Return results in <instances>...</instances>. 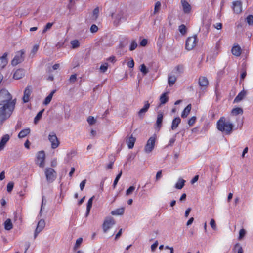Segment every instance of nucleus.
Returning a JSON list of instances; mask_svg holds the SVG:
<instances>
[{
    "label": "nucleus",
    "mask_w": 253,
    "mask_h": 253,
    "mask_svg": "<svg viewBox=\"0 0 253 253\" xmlns=\"http://www.w3.org/2000/svg\"><path fill=\"white\" fill-rule=\"evenodd\" d=\"M16 102V99H12L11 94L6 89L0 91V121L3 122L10 117L12 114Z\"/></svg>",
    "instance_id": "obj_1"
},
{
    "label": "nucleus",
    "mask_w": 253,
    "mask_h": 253,
    "mask_svg": "<svg viewBox=\"0 0 253 253\" xmlns=\"http://www.w3.org/2000/svg\"><path fill=\"white\" fill-rule=\"evenodd\" d=\"M217 129L226 135L230 134L234 128L233 124L225 117H221L216 123Z\"/></svg>",
    "instance_id": "obj_2"
},
{
    "label": "nucleus",
    "mask_w": 253,
    "mask_h": 253,
    "mask_svg": "<svg viewBox=\"0 0 253 253\" xmlns=\"http://www.w3.org/2000/svg\"><path fill=\"white\" fill-rule=\"evenodd\" d=\"M156 139V135L154 134L147 140L146 144L144 147V151L146 153H149L153 151L155 147Z\"/></svg>",
    "instance_id": "obj_3"
},
{
    "label": "nucleus",
    "mask_w": 253,
    "mask_h": 253,
    "mask_svg": "<svg viewBox=\"0 0 253 253\" xmlns=\"http://www.w3.org/2000/svg\"><path fill=\"white\" fill-rule=\"evenodd\" d=\"M25 51L20 50L17 51L13 59L11 60V63L13 66H15L22 63L24 59Z\"/></svg>",
    "instance_id": "obj_4"
},
{
    "label": "nucleus",
    "mask_w": 253,
    "mask_h": 253,
    "mask_svg": "<svg viewBox=\"0 0 253 253\" xmlns=\"http://www.w3.org/2000/svg\"><path fill=\"white\" fill-rule=\"evenodd\" d=\"M198 40L196 35L188 37L185 43V49L188 51L193 49L196 45Z\"/></svg>",
    "instance_id": "obj_5"
},
{
    "label": "nucleus",
    "mask_w": 253,
    "mask_h": 253,
    "mask_svg": "<svg viewBox=\"0 0 253 253\" xmlns=\"http://www.w3.org/2000/svg\"><path fill=\"white\" fill-rule=\"evenodd\" d=\"M46 180L49 182H53L56 178V172L51 168H46L44 170Z\"/></svg>",
    "instance_id": "obj_6"
},
{
    "label": "nucleus",
    "mask_w": 253,
    "mask_h": 253,
    "mask_svg": "<svg viewBox=\"0 0 253 253\" xmlns=\"http://www.w3.org/2000/svg\"><path fill=\"white\" fill-rule=\"evenodd\" d=\"M48 139L51 143V148L52 149H56L59 146L60 141L55 132H50L48 135Z\"/></svg>",
    "instance_id": "obj_7"
},
{
    "label": "nucleus",
    "mask_w": 253,
    "mask_h": 253,
    "mask_svg": "<svg viewBox=\"0 0 253 253\" xmlns=\"http://www.w3.org/2000/svg\"><path fill=\"white\" fill-rule=\"evenodd\" d=\"M45 155L43 151H40L38 153L36 159V164L41 168H43L45 164Z\"/></svg>",
    "instance_id": "obj_8"
},
{
    "label": "nucleus",
    "mask_w": 253,
    "mask_h": 253,
    "mask_svg": "<svg viewBox=\"0 0 253 253\" xmlns=\"http://www.w3.org/2000/svg\"><path fill=\"white\" fill-rule=\"evenodd\" d=\"M115 224V221L112 217H107L105 219V220L102 224V229H103V232L104 233L107 232V231L109 229H110Z\"/></svg>",
    "instance_id": "obj_9"
},
{
    "label": "nucleus",
    "mask_w": 253,
    "mask_h": 253,
    "mask_svg": "<svg viewBox=\"0 0 253 253\" xmlns=\"http://www.w3.org/2000/svg\"><path fill=\"white\" fill-rule=\"evenodd\" d=\"M32 91V86L28 85L24 91V94L22 98V100L24 103H27L29 102L30 100V97Z\"/></svg>",
    "instance_id": "obj_10"
},
{
    "label": "nucleus",
    "mask_w": 253,
    "mask_h": 253,
    "mask_svg": "<svg viewBox=\"0 0 253 253\" xmlns=\"http://www.w3.org/2000/svg\"><path fill=\"white\" fill-rule=\"evenodd\" d=\"M144 105L143 108H142L138 112V116L140 118H143L145 113L148 111V109L150 108V104L149 103L148 101H145L144 102Z\"/></svg>",
    "instance_id": "obj_11"
},
{
    "label": "nucleus",
    "mask_w": 253,
    "mask_h": 253,
    "mask_svg": "<svg viewBox=\"0 0 253 253\" xmlns=\"http://www.w3.org/2000/svg\"><path fill=\"white\" fill-rule=\"evenodd\" d=\"M8 53L5 52L2 56L0 57V70L4 69L8 63L7 58Z\"/></svg>",
    "instance_id": "obj_12"
},
{
    "label": "nucleus",
    "mask_w": 253,
    "mask_h": 253,
    "mask_svg": "<svg viewBox=\"0 0 253 253\" xmlns=\"http://www.w3.org/2000/svg\"><path fill=\"white\" fill-rule=\"evenodd\" d=\"M45 221L43 219H41L38 223L37 228L35 231L34 237L36 238L38 234L45 227Z\"/></svg>",
    "instance_id": "obj_13"
},
{
    "label": "nucleus",
    "mask_w": 253,
    "mask_h": 253,
    "mask_svg": "<svg viewBox=\"0 0 253 253\" xmlns=\"http://www.w3.org/2000/svg\"><path fill=\"white\" fill-rule=\"evenodd\" d=\"M198 84L202 89H205L209 85V81L207 77L201 76L199 79Z\"/></svg>",
    "instance_id": "obj_14"
},
{
    "label": "nucleus",
    "mask_w": 253,
    "mask_h": 253,
    "mask_svg": "<svg viewBox=\"0 0 253 253\" xmlns=\"http://www.w3.org/2000/svg\"><path fill=\"white\" fill-rule=\"evenodd\" d=\"M232 9L234 13L239 14L242 12V2L240 1H235L233 2Z\"/></svg>",
    "instance_id": "obj_15"
},
{
    "label": "nucleus",
    "mask_w": 253,
    "mask_h": 253,
    "mask_svg": "<svg viewBox=\"0 0 253 253\" xmlns=\"http://www.w3.org/2000/svg\"><path fill=\"white\" fill-rule=\"evenodd\" d=\"M10 139V136L6 134L2 136L0 141V151L4 149L5 145Z\"/></svg>",
    "instance_id": "obj_16"
},
{
    "label": "nucleus",
    "mask_w": 253,
    "mask_h": 253,
    "mask_svg": "<svg viewBox=\"0 0 253 253\" xmlns=\"http://www.w3.org/2000/svg\"><path fill=\"white\" fill-rule=\"evenodd\" d=\"M25 75V71L23 69H18L14 73L13 78L15 80H19Z\"/></svg>",
    "instance_id": "obj_17"
},
{
    "label": "nucleus",
    "mask_w": 253,
    "mask_h": 253,
    "mask_svg": "<svg viewBox=\"0 0 253 253\" xmlns=\"http://www.w3.org/2000/svg\"><path fill=\"white\" fill-rule=\"evenodd\" d=\"M183 10L185 13H190L191 10V7L190 5L186 0H181Z\"/></svg>",
    "instance_id": "obj_18"
},
{
    "label": "nucleus",
    "mask_w": 253,
    "mask_h": 253,
    "mask_svg": "<svg viewBox=\"0 0 253 253\" xmlns=\"http://www.w3.org/2000/svg\"><path fill=\"white\" fill-rule=\"evenodd\" d=\"M241 48L238 44H234L232 48L231 52L235 56H240L241 54Z\"/></svg>",
    "instance_id": "obj_19"
},
{
    "label": "nucleus",
    "mask_w": 253,
    "mask_h": 253,
    "mask_svg": "<svg viewBox=\"0 0 253 253\" xmlns=\"http://www.w3.org/2000/svg\"><path fill=\"white\" fill-rule=\"evenodd\" d=\"M246 92L245 90H243L239 93L237 96L234 100V103H238L241 101L245 97Z\"/></svg>",
    "instance_id": "obj_20"
},
{
    "label": "nucleus",
    "mask_w": 253,
    "mask_h": 253,
    "mask_svg": "<svg viewBox=\"0 0 253 253\" xmlns=\"http://www.w3.org/2000/svg\"><path fill=\"white\" fill-rule=\"evenodd\" d=\"M243 109L241 107H236L232 109L231 111L232 116H237L238 115H242L243 114Z\"/></svg>",
    "instance_id": "obj_21"
},
{
    "label": "nucleus",
    "mask_w": 253,
    "mask_h": 253,
    "mask_svg": "<svg viewBox=\"0 0 253 253\" xmlns=\"http://www.w3.org/2000/svg\"><path fill=\"white\" fill-rule=\"evenodd\" d=\"M30 133V129L29 128H25L21 131L19 133L18 135V137L19 138H23L25 137L26 136H27L28 134H29Z\"/></svg>",
    "instance_id": "obj_22"
},
{
    "label": "nucleus",
    "mask_w": 253,
    "mask_h": 253,
    "mask_svg": "<svg viewBox=\"0 0 253 253\" xmlns=\"http://www.w3.org/2000/svg\"><path fill=\"white\" fill-rule=\"evenodd\" d=\"M136 141V138L131 135L126 140V143L128 148L132 149L134 147V143Z\"/></svg>",
    "instance_id": "obj_23"
},
{
    "label": "nucleus",
    "mask_w": 253,
    "mask_h": 253,
    "mask_svg": "<svg viewBox=\"0 0 253 253\" xmlns=\"http://www.w3.org/2000/svg\"><path fill=\"white\" fill-rule=\"evenodd\" d=\"M191 110V105L188 104L183 110L181 113V117L183 118H186L189 115L190 111Z\"/></svg>",
    "instance_id": "obj_24"
},
{
    "label": "nucleus",
    "mask_w": 253,
    "mask_h": 253,
    "mask_svg": "<svg viewBox=\"0 0 253 253\" xmlns=\"http://www.w3.org/2000/svg\"><path fill=\"white\" fill-rule=\"evenodd\" d=\"M163 119V114L162 113H159L157 115V121H156V126H157L160 128L161 127L162 125V122Z\"/></svg>",
    "instance_id": "obj_25"
},
{
    "label": "nucleus",
    "mask_w": 253,
    "mask_h": 253,
    "mask_svg": "<svg viewBox=\"0 0 253 253\" xmlns=\"http://www.w3.org/2000/svg\"><path fill=\"white\" fill-rule=\"evenodd\" d=\"M181 122V119L179 117H177L175 118L172 122V125H171V129L172 130L175 129L177 126H178L179 124Z\"/></svg>",
    "instance_id": "obj_26"
},
{
    "label": "nucleus",
    "mask_w": 253,
    "mask_h": 253,
    "mask_svg": "<svg viewBox=\"0 0 253 253\" xmlns=\"http://www.w3.org/2000/svg\"><path fill=\"white\" fill-rule=\"evenodd\" d=\"M4 228L6 230H10L12 229L13 225L10 219H7L4 223Z\"/></svg>",
    "instance_id": "obj_27"
},
{
    "label": "nucleus",
    "mask_w": 253,
    "mask_h": 253,
    "mask_svg": "<svg viewBox=\"0 0 253 253\" xmlns=\"http://www.w3.org/2000/svg\"><path fill=\"white\" fill-rule=\"evenodd\" d=\"M55 92V90H53L45 98L43 104L45 105H48L51 101L53 95Z\"/></svg>",
    "instance_id": "obj_28"
},
{
    "label": "nucleus",
    "mask_w": 253,
    "mask_h": 253,
    "mask_svg": "<svg viewBox=\"0 0 253 253\" xmlns=\"http://www.w3.org/2000/svg\"><path fill=\"white\" fill-rule=\"evenodd\" d=\"M124 212V209L123 208L117 209L111 211V214L114 215H122Z\"/></svg>",
    "instance_id": "obj_29"
},
{
    "label": "nucleus",
    "mask_w": 253,
    "mask_h": 253,
    "mask_svg": "<svg viewBox=\"0 0 253 253\" xmlns=\"http://www.w3.org/2000/svg\"><path fill=\"white\" fill-rule=\"evenodd\" d=\"M185 181L182 179H179L175 184V187L177 189H182L185 184Z\"/></svg>",
    "instance_id": "obj_30"
},
{
    "label": "nucleus",
    "mask_w": 253,
    "mask_h": 253,
    "mask_svg": "<svg viewBox=\"0 0 253 253\" xmlns=\"http://www.w3.org/2000/svg\"><path fill=\"white\" fill-rule=\"evenodd\" d=\"M161 104H164L167 103L168 101V97L167 95V93H163L160 98Z\"/></svg>",
    "instance_id": "obj_31"
},
{
    "label": "nucleus",
    "mask_w": 253,
    "mask_h": 253,
    "mask_svg": "<svg viewBox=\"0 0 253 253\" xmlns=\"http://www.w3.org/2000/svg\"><path fill=\"white\" fill-rule=\"evenodd\" d=\"M164 39H165V35H161L159 36L158 41H157V45L160 48H161L162 47V45L164 42Z\"/></svg>",
    "instance_id": "obj_32"
},
{
    "label": "nucleus",
    "mask_w": 253,
    "mask_h": 253,
    "mask_svg": "<svg viewBox=\"0 0 253 253\" xmlns=\"http://www.w3.org/2000/svg\"><path fill=\"white\" fill-rule=\"evenodd\" d=\"M176 80V78L175 76L169 75L168 77V84L169 86H172L174 84Z\"/></svg>",
    "instance_id": "obj_33"
},
{
    "label": "nucleus",
    "mask_w": 253,
    "mask_h": 253,
    "mask_svg": "<svg viewBox=\"0 0 253 253\" xmlns=\"http://www.w3.org/2000/svg\"><path fill=\"white\" fill-rule=\"evenodd\" d=\"M99 10L98 7H96L93 11L92 19L93 20H96L98 16Z\"/></svg>",
    "instance_id": "obj_34"
},
{
    "label": "nucleus",
    "mask_w": 253,
    "mask_h": 253,
    "mask_svg": "<svg viewBox=\"0 0 253 253\" xmlns=\"http://www.w3.org/2000/svg\"><path fill=\"white\" fill-rule=\"evenodd\" d=\"M43 111H44V109H42L38 113V114H37V115L36 116V117L34 118V123L35 124H36L39 121V120L41 118Z\"/></svg>",
    "instance_id": "obj_35"
},
{
    "label": "nucleus",
    "mask_w": 253,
    "mask_h": 253,
    "mask_svg": "<svg viewBox=\"0 0 253 253\" xmlns=\"http://www.w3.org/2000/svg\"><path fill=\"white\" fill-rule=\"evenodd\" d=\"M161 5V4L160 1H157L156 2V3L155 4V7H154V10L153 12L154 15L156 14L160 10Z\"/></svg>",
    "instance_id": "obj_36"
},
{
    "label": "nucleus",
    "mask_w": 253,
    "mask_h": 253,
    "mask_svg": "<svg viewBox=\"0 0 253 253\" xmlns=\"http://www.w3.org/2000/svg\"><path fill=\"white\" fill-rule=\"evenodd\" d=\"M108 68V64L107 63H105L103 64H102L100 67V72L102 73H105L107 71Z\"/></svg>",
    "instance_id": "obj_37"
},
{
    "label": "nucleus",
    "mask_w": 253,
    "mask_h": 253,
    "mask_svg": "<svg viewBox=\"0 0 253 253\" xmlns=\"http://www.w3.org/2000/svg\"><path fill=\"white\" fill-rule=\"evenodd\" d=\"M137 47V43L135 40H133L130 45L129 50L130 51H133L135 50Z\"/></svg>",
    "instance_id": "obj_38"
},
{
    "label": "nucleus",
    "mask_w": 253,
    "mask_h": 253,
    "mask_svg": "<svg viewBox=\"0 0 253 253\" xmlns=\"http://www.w3.org/2000/svg\"><path fill=\"white\" fill-rule=\"evenodd\" d=\"M122 171H121L117 175V176L116 177L114 181V183H113V188H115L118 183V182L119 181V180L120 179L121 175H122Z\"/></svg>",
    "instance_id": "obj_39"
},
{
    "label": "nucleus",
    "mask_w": 253,
    "mask_h": 253,
    "mask_svg": "<svg viewBox=\"0 0 253 253\" xmlns=\"http://www.w3.org/2000/svg\"><path fill=\"white\" fill-rule=\"evenodd\" d=\"M140 70L144 75H146L148 73V70L144 64L141 65Z\"/></svg>",
    "instance_id": "obj_40"
},
{
    "label": "nucleus",
    "mask_w": 253,
    "mask_h": 253,
    "mask_svg": "<svg viewBox=\"0 0 253 253\" xmlns=\"http://www.w3.org/2000/svg\"><path fill=\"white\" fill-rule=\"evenodd\" d=\"M234 249L237 251V253H243V248L239 243L236 244Z\"/></svg>",
    "instance_id": "obj_41"
},
{
    "label": "nucleus",
    "mask_w": 253,
    "mask_h": 253,
    "mask_svg": "<svg viewBox=\"0 0 253 253\" xmlns=\"http://www.w3.org/2000/svg\"><path fill=\"white\" fill-rule=\"evenodd\" d=\"M135 187L134 186H130L126 192V196H128L130 194H131L134 190H135Z\"/></svg>",
    "instance_id": "obj_42"
},
{
    "label": "nucleus",
    "mask_w": 253,
    "mask_h": 253,
    "mask_svg": "<svg viewBox=\"0 0 253 253\" xmlns=\"http://www.w3.org/2000/svg\"><path fill=\"white\" fill-rule=\"evenodd\" d=\"M82 241H83V239L82 238H78L76 241V243H75V246L74 247V249L76 250V249L78 248L80 246V245L82 243Z\"/></svg>",
    "instance_id": "obj_43"
},
{
    "label": "nucleus",
    "mask_w": 253,
    "mask_h": 253,
    "mask_svg": "<svg viewBox=\"0 0 253 253\" xmlns=\"http://www.w3.org/2000/svg\"><path fill=\"white\" fill-rule=\"evenodd\" d=\"M179 30L182 34H185L186 32V27L184 24H181L179 27Z\"/></svg>",
    "instance_id": "obj_44"
},
{
    "label": "nucleus",
    "mask_w": 253,
    "mask_h": 253,
    "mask_svg": "<svg viewBox=\"0 0 253 253\" xmlns=\"http://www.w3.org/2000/svg\"><path fill=\"white\" fill-rule=\"evenodd\" d=\"M71 44L73 48H76L79 46V42L77 40H73L71 41Z\"/></svg>",
    "instance_id": "obj_45"
},
{
    "label": "nucleus",
    "mask_w": 253,
    "mask_h": 253,
    "mask_svg": "<svg viewBox=\"0 0 253 253\" xmlns=\"http://www.w3.org/2000/svg\"><path fill=\"white\" fill-rule=\"evenodd\" d=\"M246 21L249 25H252L253 24V15H248L246 18Z\"/></svg>",
    "instance_id": "obj_46"
},
{
    "label": "nucleus",
    "mask_w": 253,
    "mask_h": 253,
    "mask_svg": "<svg viewBox=\"0 0 253 253\" xmlns=\"http://www.w3.org/2000/svg\"><path fill=\"white\" fill-rule=\"evenodd\" d=\"M87 121L90 125H93L94 124H95L96 122V120L92 116H89L88 118H87Z\"/></svg>",
    "instance_id": "obj_47"
},
{
    "label": "nucleus",
    "mask_w": 253,
    "mask_h": 253,
    "mask_svg": "<svg viewBox=\"0 0 253 253\" xmlns=\"http://www.w3.org/2000/svg\"><path fill=\"white\" fill-rule=\"evenodd\" d=\"M14 187V183L12 182H9L7 185V191L8 192H11Z\"/></svg>",
    "instance_id": "obj_48"
},
{
    "label": "nucleus",
    "mask_w": 253,
    "mask_h": 253,
    "mask_svg": "<svg viewBox=\"0 0 253 253\" xmlns=\"http://www.w3.org/2000/svg\"><path fill=\"white\" fill-rule=\"evenodd\" d=\"M196 118L195 116H193L191 117L189 120H188V124L190 126H193L196 122Z\"/></svg>",
    "instance_id": "obj_49"
},
{
    "label": "nucleus",
    "mask_w": 253,
    "mask_h": 253,
    "mask_svg": "<svg viewBox=\"0 0 253 253\" xmlns=\"http://www.w3.org/2000/svg\"><path fill=\"white\" fill-rule=\"evenodd\" d=\"M246 230L244 229H241L239 231V239H242L246 234Z\"/></svg>",
    "instance_id": "obj_50"
},
{
    "label": "nucleus",
    "mask_w": 253,
    "mask_h": 253,
    "mask_svg": "<svg viewBox=\"0 0 253 253\" xmlns=\"http://www.w3.org/2000/svg\"><path fill=\"white\" fill-rule=\"evenodd\" d=\"M53 25L52 23H48L45 25L44 28L42 32L45 33L46 32L48 29H50Z\"/></svg>",
    "instance_id": "obj_51"
},
{
    "label": "nucleus",
    "mask_w": 253,
    "mask_h": 253,
    "mask_svg": "<svg viewBox=\"0 0 253 253\" xmlns=\"http://www.w3.org/2000/svg\"><path fill=\"white\" fill-rule=\"evenodd\" d=\"M93 198L94 196H92L88 200L86 206L87 208H91Z\"/></svg>",
    "instance_id": "obj_52"
},
{
    "label": "nucleus",
    "mask_w": 253,
    "mask_h": 253,
    "mask_svg": "<svg viewBox=\"0 0 253 253\" xmlns=\"http://www.w3.org/2000/svg\"><path fill=\"white\" fill-rule=\"evenodd\" d=\"M98 27L95 24L92 25L90 27V31L92 33L96 32L98 31Z\"/></svg>",
    "instance_id": "obj_53"
},
{
    "label": "nucleus",
    "mask_w": 253,
    "mask_h": 253,
    "mask_svg": "<svg viewBox=\"0 0 253 253\" xmlns=\"http://www.w3.org/2000/svg\"><path fill=\"white\" fill-rule=\"evenodd\" d=\"M76 80H77V75L76 74L72 75L69 78V81L71 83L75 82L76 81Z\"/></svg>",
    "instance_id": "obj_54"
},
{
    "label": "nucleus",
    "mask_w": 253,
    "mask_h": 253,
    "mask_svg": "<svg viewBox=\"0 0 253 253\" xmlns=\"http://www.w3.org/2000/svg\"><path fill=\"white\" fill-rule=\"evenodd\" d=\"M210 225L211 226V227L215 230L216 229V223H215V220L213 219H211L210 221Z\"/></svg>",
    "instance_id": "obj_55"
},
{
    "label": "nucleus",
    "mask_w": 253,
    "mask_h": 253,
    "mask_svg": "<svg viewBox=\"0 0 253 253\" xmlns=\"http://www.w3.org/2000/svg\"><path fill=\"white\" fill-rule=\"evenodd\" d=\"M176 70L177 73H180L183 71V66L181 65H178L176 67Z\"/></svg>",
    "instance_id": "obj_56"
},
{
    "label": "nucleus",
    "mask_w": 253,
    "mask_h": 253,
    "mask_svg": "<svg viewBox=\"0 0 253 253\" xmlns=\"http://www.w3.org/2000/svg\"><path fill=\"white\" fill-rule=\"evenodd\" d=\"M127 66L130 68H133V67L134 66V60H133V59H131L130 61H128L127 62Z\"/></svg>",
    "instance_id": "obj_57"
},
{
    "label": "nucleus",
    "mask_w": 253,
    "mask_h": 253,
    "mask_svg": "<svg viewBox=\"0 0 253 253\" xmlns=\"http://www.w3.org/2000/svg\"><path fill=\"white\" fill-rule=\"evenodd\" d=\"M158 245V241H156L151 246V249L152 251H153V252L154 251L156 250V248L157 247Z\"/></svg>",
    "instance_id": "obj_58"
},
{
    "label": "nucleus",
    "mask_w": 253,
    "mask_h": 253,
    "mask_svg": "<svg viewBox=\"0 0 253 253\" xmlns=\"http://www.w3.org/2000/svg\"><path fill=\"white\" fill-rule=\"evenodd\" d=\"M39 46L38 45H35L32 49L31 53L33 54H35L37 52L39 49Z\"/></svg>",
    "instance_id": "obj_59"
},
{
    "label": "nucleus",
    "mask_w": 253,
    "mask_h": 253,
    "mask_svg": "<svg viewBox=\"0 0 253 253\" xmlns=\"http://www.w3.org/2000/svg\"><path fill=\"white\" fill-rule=\"evenodd\" d=\"M148 41L146 39H143L140 42V45L142 46H145L147 44Z\"/></svg>",
    "instance_id": "obj_60"
},
{
    "label": "nucleus",
    "mask_w": 253,
    "mask_h": 253,
    "mask_svg": "<svg viewBox=\"0 0 253 253\" xmlns=\"http://www.w3.org/2000/svg\"><path fill=\"white\" fill-rule=\"evenodd\" d=\"M85 183H86V180H84L83 181H82L81 182V183L80 184V187L81 190H83L84 189V188L85 186Z\"/></svg>",
    "instance_id": "obj_61"
},
{
    "label": "nucleus",
    "mask_w": 253,
    "mask_h": 253,
    "mask_svg": "<svg viewBox=\"0 0 253 253\" xmlns=\"http://www.w3.org/2000/svg\"><path fill=\"white\" fill-rule=\"evenodd\" d=\"M214 27L217 30H220L222 27V24L221 23H217L214 25Z\"/></svg>",
    "instance_id": "obj_62"
},
{
    "label": "nucleus",
    "mask_w": 253,
    "mask_h": 253,
    "mask_svg": "<svg viewBox=\"0 0 253 253\" xmlns=\"http://www.w3.org/2000/svg\"><path fill=\"white\" fill-rule=\"evenodd\" d=\"M199 179V175H195L193 178L191 180V183L192 184H194V183H195L196 182H197L198 181Z\"/></svg>",
    "instance_id": "obj_63"
},
{
    "label": "nucleus",
    "mask_w": 253,
    "mask_h": 253,
    "mask_svg": "<svg viewBox=\"0 0 253 253\" xmlns=\"http://www.w3.org/2000/svg\"><path fill=\"white\" fill-rule=\"evenodd\" d=\"M22 126V123L21 122H18L16 125L15 126V130L20 129Z\"/></svg>",
    "instance_id": "obj_64"
}]
</instances>
